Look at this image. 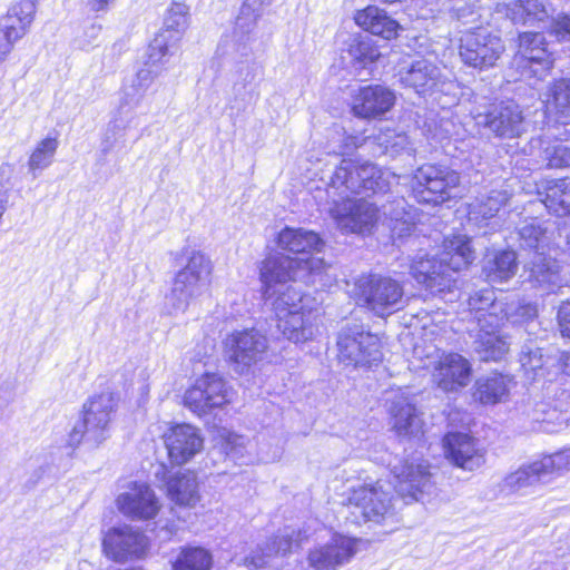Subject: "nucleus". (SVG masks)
Listing matches in <instances>:
<instances>
[{"label":"nucleus","mask_w":570,"mask_h":570,"mask_svg":"<svg viewBox=\"0 0 570 570\" xmlns=\"http://www.w3.org/2000/svg\"><path fill=\"white\" fill-rule=\"evenodd\" d=\"M560 330L563 336L570 337V322L569 323H559Z\"/></svg>","instance_id":"nucleus-63"},{"label":"nucleus","mask_w":570,"mask_h":570,"mask_svg":"<svg viewBox=\"0 0 570 570\" xmlns=\"http://www.w3.org/2000/svg\"><path fill=\"white\" fill-rule=\"evenodd\" d=\"M7 24H10V22H8V14H6L1 21H0V27L2 29H6ZM11 24L17 28L18 27V21H11Z\"/></svg>","instance_id":"nucleus-64"},{"label":"nucleus","mask_w":570,"mask_h":570,"mask_svg":"<svg viewBox=\"0 0 570 570\" xmlns=\"http://www.w3.org/2000/svg\"><path fill=\"white\" fill-rule=\"evenodd\" d=\"M36 2L33 0H20L12 4L7 14L8 22L18 21V27L14 28L11 23L8 24L21 38L29 31L36 14Z\"/></svg>","instance_id":"nucleus-45"},{"label":"nucleus","mask_w":570,"mask_h":570,"mask_svg":"<svg viewBox=\"0 0 570 570\" xmlns=\"http://www.w3.org/2000/svg\"><path fill=\"white\" fill-rule=\"evenodd\" d=\"M558 318L559 323H570V298L560 306Z\"/></svg>","instance_id":"nucleus-60"},{"label":"nucleus","mask_w":570,"mask_h":570,"mask_svg":"<svg viewBox=\"0 0 570 570\" xmlns=\"http://www.w3.org/2000/svg\"><path fill=\"white\" fill-rule=\"evenodd\" d=\"M58 146L55 137H46L36 145L28 159V168L33 177L52 164Z\"/></svg>","instance_id":"nucleus-43"},{"label":"nucleus","mask_w":570,"mask_h":570,"mask_svg":"<svg viewBox=\"0 0 570 570\" xmlns=\"http://www.w3.org/2000/svg\"><path fill=\"white\" fill-rule=\"evenodd\" d=\"M354 20L363 30L387 40L395 38L400 30L399 22L392 19L385 10L376 6H368L363 10H358L354 16Z\"/></svg>","instance_id":"nucleus-29"},{"label":"nucleus","mask_w":570,"mask_h":570,"mask_svg":"<svg viewBox=\"0 0 570 570\" xmlns=\"http://www.w3.org/2000/svg\"><path fill=\"white\" fill-rule=\"evenodd\" d=\"M465 3H472V0H454L452 10L455 12L458 19H463L468 14H473V7L470 6L468 10L464 9L463 4Z\"/></svg>","instance_id":"nucleus-58"},{"label":"nucleus","mask_w":570,"mask_h":570,"mask_svg":"<svg viewBox=\"0 0 570 570\" xmlns=\"http://www.w3.org/2000/svg\"><path fill=\"white\" fill-rule=\"evenodd\" d=\"M547 482L570 472V448L539 459Z\"/></svg>","instance_id":"nucleus-48"},{"label":"nucleus","mask_w":570,"mask_h":570,"mask_svg":"<svg viewBox=\"0 0 570 570\" xmlns=\"http://www.w3.org/2000/svg\"><path fill=\"white\" fill-rule=\"evenodd\" d=\"M510 193L507 188L491 189L487 195L476 198L470 205L469 219L479 222L494 217L502 206L510 199Z\"/></svg>","instance_id":"nucleus-39"},{"label":"nucleus","mask_w":570,"mask_h":570,"mask_svg":"<svg viewBox=\"0 0 570 570\" xmlns=\"http://www.w3.org/2000/svg\"><path fill=\"white\" fill-rule=\"evenodd\" d=\"M198 480L194 472L179 473L167 482V493L171 501L183 507H195L200 499Z\"/></svg>","instance_id":"nucleus-34"},{"label":"nucleus","mask_w":570,"mask_h":570,"mask_svg":"<svg viewBox=\"0 0 570 570\" xmlns=\"http://www.w3.org/2000/svg\"><path fill=\"white\" fill-rule=\"evenodd\" d=\"M395 102L394 94L382 86H364L352 96V111L361 118H374L387 112Z\"/></svg>","instance_id":"nucleus-25"},{"label":"nucleus","mask_w":570,"mask_h":570,"mask_svg":"<svg viewBox=\"0 0 570 570\" xmlns=\"http://www.w3.org/2000/svg\"><path fill=\"white\" fill-rule=\"evenodd\" d=\"M13 167L9 164L0 165V215H3L9 200V190L12 187L11 178Z\"/></svg>","instance_id":"nucleus-54"},{"label":"nucleus","mask_w":570,"mask_h":570,"mask_svg":"<svg viewBox=\"0 0 570 570\" xmlns=\"http://www.w3.org/2000/svg\"><path fill=\"white\" fill-rule=\"evenodd\" d=\"M439 68L432 62L420 59L401 75V81L406 87L413 88L417 94L424 95L434 90L439 81Z\"/></svg>","instance_id":"nucleus-32"},{"label":"nucleus","mask_w":570,"mask_h":570,"mask_svg":"<svg viewBox=\"0 0 570 570\" xmlns=\"http://www.w3.org/2000/svg\"><path fill=\"white\" fill-rule=\"evenodd\" d=\"M232 393L217 374H205L185 392L184 405L198 416L210 413L230 402Z\"/></svg>","instance_id":"nucleus-12"},{"label":"nucleus","mask_w":570,"mask_h":570,"mask_svg":"<svg viewBox=\"0 0 570 570\" xmlns=\"http://www.w3.org/2000/svg\"><path fill=\"white\" fill-rule=\"evenodd\" d=\"M542 203L557 216L570 214V178L548 180Z\"/></svg>","instance_id":"nucleus-38"},{"label":"nucleus","mask_w":570,"mask_h":570,"mask_svg":"<svg viewBox=\"0 0 570 570\" xmlns=\"http://www.w3.org/2000/svg\"><path fill=\"white\" fill-rule=\"evenodd\" d=\"M504 322L480 318L474 340V351L482 361H499L510 350L509 337L501 332Z\"/></svg>","instance_id":"nucleus-24"},{"label":"nucleus","mask_w":570,"mask_h":570,"mask_svg":"<svg viewBox=\"0 0 570 570\" xmlns=\"http://www.w3.org/2000/svg\"><path fill=\"white\" fill-rule=\"evenodd\" d=\"M391 472L396 480L395 490L403 498L419 501L433 489L429 464L421 459L397 460Z\"/></svg>","instance_id":"nucleus-16"},{"label":"nucleus","mask_w":570,"mask_h":570,"mask_svg":"<svg viewBox=\"0 0 570 570\" xmlns=\"http://www.w3.org/2000/svg\"><path fill=\"white\" fill-rule=\"evenodd\" d=\"M362 144V139L356 136H347L344 140V145L341 148L342 154H347L353 149L357 148Z\"/></svg>","instance_id":"nucleus-59"},{"label":"nucleus","mask_w":570,"mask_h":570,"mask_svg":"<svg viewBox=\"0 0 570 570\" xmlns=\"http://www.w3.org/2000/svg\"><path fill=\"white\" fill-rule=\"evenodd\" d=\"M119 511L132 520H149L160 510L155 491L146 483L134 482L117 498Z\"/></svg>","instance_id":"nucleus-21"},{"label":"nucleus","mask_w":570,"mask_h":570,"mask_svg":"<svg viewBox=\"0 0 570 570\" xmlns=\"http://www.w3.org/2000/svg\"><path fill=\"white\" fill-rule=\"evenodd\" d=\"M112 1L114 0H88V3L94 11H102L106 10Z\"/></svg>","instance_id":"nucleus-62"},{"label":"nucleus","mask_w":570,"mask_h":570,"mask_svg":"<svg viewBox=\"0 0 570 570\" xmlns=\"http://www.w3.org/2000/svg\"><path fill=\"white\" fill-rule=\"evenodd\" d=\"M106 554L117 562L142 558L148 548L147 538L129 525L110 529L102 541Z\"/></svg>","instance_id":"nucleus-19"},{"label":"nucleus","mask_w":570,"mask_h":570,"mask_svg":"<svg viewBox=\"0 0 570 570\" xmlns=\"http://www.w3.org/2000/svg\"><path fill=\"white\" fill-rule=\"evenodd\" d=\"M189 7L183 2H173L164 18L165 29L160 32H166V35L174 32L173 38L179 39L189 27Z\"/></svg>","instance_id":"nucleus-46"},{"label":"nucleus","mask_w":570,"mask_h":570,"mask_svg":"<svg viewBox=\"0 0 570 570\" xmlns=\"http://www.w3.org/2000/svg\"><path fill=\"white\" fill-rule=\"evenodd\" d=\"M336 344L337 357L346 366H371L380 363L383 357L379 337L357 327L343 328Z\"/></svg>","instance_id":"nucleus-9"},{"label":"nucleus","mask_w":570,"mask_h":570,"mask_svg":"<svg viewBox=\"0 0 570 570\" xmlns=\"http://www.w3.org/2000/svg\"><path fill=\"white\" fill-rule=\"evenodd\" d=\"M284 230L278 233L275 244L267 246V254L259 267L263 297L269 303L277 318L285 311V245Z\"/></svg>","instance_id":"nucleus-8"},{"label":"nucleus","mask_w":570,"mask_h":570,"mask_svg":"<svg viewBox=\"0 0 570 570\" xmlns=\"http://www.w3.org/2000/svg\"><path fill=\"white\" fill-rule=\"evenodd\" d=\"M212 273L210 258L200 250H193L185 267L176 274L173 288L166 296L168 313H185L190 303L208 288Z\"/></svg>","instance_id":"nucleus-5"},{"label":"nucleus","mask_w":570,"mask_h":570,"mask_svg":"<svg viewBox=\"0 0 570 570\" xmlns=\"http://www.w3.org/2000/svg\"><path fill=\"white\" fill-rule=\"evenodd\" d=\"M353 295L360 306L379 317L400 311L405 303L402 284L392 277L379 274L360 276L355 281Z\"/></svg>","instance_id":"nucleus-6"},{"label":"nucleus","mask_w":570,"mask_h":570,"mask_svg":"<svg viewBox=\"0 0 570 570\" xmlns=\"http://www.w3.org/2000/svg\"><path fill=\"white\" fill-rule=\"evenodd\" d=\"M440 259L450 269L452 275L465 268L474 259V252L470 246L469 238L465 235H455L452 238H445L442 257Z\"/></svg>","instance_id":"nucleus-33"},{"label":"nucleus","mask_w":570,"mask_h":570,"mask_svg":"<svg viewBox=\"0 0 570 570\" xmlns=\"http://www.w3.org/2000/svg\"><path fill=\"white\" fill-rule=\"evenodd\" d=\"M460 184L458 171L440 165L424 164L413 174L411 180L415 199L425 204H441L451 197L452 189Z\"/></svg>","instance_id":"nucleus-7"},{"label":"nucleus","mask_w":570,"mask_h":570,"mask_svg":"<svg viewBox=\"0 0 570 570\" xmlns=\"http://www.w3.org/2000/svg\"><path fill=\"white\" fill-rule=\"evenodd\" d=\"M160 75H163V72L158 71V69H155L144 62L142 66L138 68L131 82L124 86L119 102V111H122L126 108L130 110L137 108L147 90Z\"/></svg>","instance_id":"nucleus-31"},{"label":"nucleus","mask_w":570,"mask_h":570,"mask_svg":"<svg viewBox=\"0 0 570 570\" xmlns=\"http://www.w3.org/2000/svg\"><path fill=\"white\" fill-rule=\"evenodd\" d=\"M317 313L305 309L303 305L298 311L287 307V341L303 343L311 340L316 331Z\"/></svg>","instance_id":"nucleus-36"},{"label":"nucleus","mask_w":570,"mask_h":570,"mask_svg":"<svg viewBox=\"0 0 570 570\" xmlns=\"http://www.w3.org/2000/svg\"><path fill=\"white\" fill-rule=\"evenodd\" d=\"M350 518L353 523L380 522L392 510V497L380 481L354 488L347 497Z\"/></svg>","instance_id":"nucleus-10"},{"label":"nucleus","mask_w":570,"mask_h":570,"mask_svg":"<svg viewBox=\"0 0 570 570\" xmlns=\"http://www.w3.org/2000/svg\"><path fill=\"white\" fill-rule=\"evenodd\" d=\"M20 39L21 37L12 29H9L8 24L6 29L0 27V56L6 59L12 51L14 43Z\"/></svg>","instance_id":"nucleus-56"},{"label":"nucleus","mask_w":570,"mask_h":570,"mask_svg":"<svg viewBox=\"0 0 570 570\" xmlns=\"http://www.w3.org/2000/svg\"><path fill=\"white\" fill-rule=\"evenodd\" d=\"M497 10L503 12L513 23L531 26L548 21L554 12L552 6L543 0H517L498 4Z\"/></svg>","instance_id":"nucleus-28"},{"label":"nucleus","mask_w":570,"mask_h":570,"mask_svg":"<svg viewBox=\"0 0 570 570\" xmlns=\"http://www.w3.org/2000/svg\"><path fill=\"white\" fill-rule=\"evenodd\" d=\"M411 274L432 293L450 291L455 282L450 269L434 256L415 258L411 265Z\"/></svg>","instance_id":"nucleus-27"},{"label":"nucleus","mask_w":570,"mask_h":570,"mask_svg":"<svg viewBox=\"0 0 570 570\" xmlns=\"http://www.w3.org/2000/svg\"><path fill=\"white\" fill-rule=\"evenodd\" d=\"M118 399L112 392L105 391L89 397L82 406V419L88 425V440L100 444L117 410Z\"/></svg>","instance_id":"nucleus-18"},{"label":"nucleus","mask_w":570,"mask_h":570,"mask_svg":"<svg viewBox=\"0 0 570 570\" xmlns=\"http://www.w3.org/2000/svg\"><path fill=\"white\" fill-rule=\"evenodd\" d=\"M476 119L498 137L514 138L524 131V116L520 106L513 100L491 104Z\"/></svg>","instance_id":"nucleus-17"},{"label":"nucleus","mask_w":570,"mask_h":570,"mask_svg":"<svg viewBox=\"0 0 570 570\" xmlns=\"http://www.w3.org/2000/svg\"><path fill=\"white\" fill-rule=\"evenodd\" d=\"M543 159L550 168L570 166V147L556 140L543 148Z\"/></svg>","instance_id":"nucleus-51"},{"label":"nucleus","mask_w":570,"mask_h":570,"mask_svg":"<svg viewBox=\"0 0 570 570\" xmlns=\"http://www.w3.org/2000/svg\"><path fill=\"white\" fill-rule=\"evenodd\" d=\"M220 448L233 460L243 458L246 451L247 439L243 435L228 430H223L219 434Z\"/></svg>","instance_id":"nucleus-52"},{"label":"nucleus","mask_w":570,"mask_h":570,"mask_svg":"<svg viewBox=\"0 0 570 570\" xmlns=\"http://www.w3.org/2000/svg\"><path fill=\"white\" fill-rule=\"evenodd\" d=\"M519 55L531 63H539L543 70L553 66L552 53L547 48L546 38L539 32L519 35Z\"/></svg>","instance_id":"nucleus-35"},{"label":"nucleus","mask_w":570,"mask_h":570,"mask_svg":"<svg viewBox=\"0 0 570 570\" xmlns=\"http://www.w3.org/2000/svg\"><path fill=\"white\" fill-rule=\"evenodd\" d=\"M440 328L423 326L422 343H415L413 357L420 367L431 370L433 381L445 392H454L466 386L471 380L470 362L458 353H441Z\"/></svg>","instance_id":"nucleus-3"},{"label":"nucleus","mask_w":570,"mask_h":570,"mask_svg":"<svg viewBox=\"0 0 570 570\" xmlns=\"http://www.w3.org/2000/svg\"><path fill=\"white\" fill-rule=\"evenodd\" d=\"M520 363L528 380L534 381L543 375V365L546 364V360L541 348H524L520 355Z\"/></svg>","instance_id":"nucleus-50"},{"label":"nucleus","mask_w":570,"mask_h":570,"mask_svg":"<svg viewBox=\"0 0 570 570\" xmlns=\"http://www.w3.org/2000/svg\"><path fill=\"white\" fill-rule=\"evenodd\" d=\"M229 361L237 373H245L261 362L267 351V338L258 331L244 330L232 333L226 340Z\"/></svg>","instance_id":"nucleus-15"},{"label":"nucleus","mask_w":570,"mask_h":570,"mask_svg":"<svg viewBox=\"0 0 570 570\" xmlns=\"http://www.w3.org/2000/svg\"><path fill=\"white\" fill-rule=\"evenodd\" d=\"M245 563L246 566H253L255 567L256 569H261V568H264L265 564L267 563V561L265 560L264 557H255V556H252V557H247L245 559Z\"/></svg>","instance_id":"nucleus-61"},{"label":"nucleus","mask_w":570,"mask_h":570,"mask_svg":"<svg viewBox=\"0 0 570 570\" xmlns=\"http://www.w3.org/2000/svg\"><path fill=\"white\" fill-rule=\"evenodd\" d=\"M546 476L539 460L522 464L519 469L508 473L500 484V491L504 494L527 493L531 488L546 483Z\"/></svg>","instance_id":"nucleus-30"},{"label":"nucleus","mask_w":570,"mask_h":570,"mask_svg":"<svg viewBox=\"0 0 570 570\" xmlns=\"http://www.w3.org/2000/svg\"><path fill=\"white\" fill-rule=\"evenodd\" d=\"M83 438L88 439V425L82 419L81 421L77 422L72 430L69 432L68 444L72 448H76L80 444Z\"/></svg>","instance_id":"nucleus-57"},{"label":"nucleus","mask_w":570,"mask_h":570,"mask_svg":"<svg viewBox=\"0 0 570 570\" xmlns=\"http://www.w3.org/2000/svg\"><path fill=\"white\" fill-rule=\"evenodd\" d=\"M358 540L334 533L326 541L316 543L307 554L308 566L314 570H338L357 553Z\"/></svg>","instance_id":"nucleus-14"},{"label":"nucleus","mask_w":570,"mask_h":570,"mask_svg":"<svg viewBox=\"0 0 570 570\" xmlns=\"http://www.w3.org/2000/svg\"><path fill=\"white\" fill-rule=\"evenodd\" d=\"M379 144L384 147L386 153L396 155L405 149L410 145L409 137L403 132H396L395 130H386L379 137Z\"/></svg>","instance_id":"nucleus-53"},{"label":"nucleus","mask_w":570,"mask_h":570,"mask_svg":"<svg viewBox=\"0 0 570 570\" xmlns=\"http://www.w3.org/2000/svg\"><path fill=\"white\" fill-rule=\"evenodd\" d=\"M546 106L549 112L570 116V79H560L550 87Z\"/></svg>","instance_id":"nucleus-44"},{"label":"nucleus","mask_w":570,"mask_h":570,"mask_svg":"<svg viewBox=\"0 0 570 570\" xmlns=\"http://www.w3.org/2000/svg\"><path fill=\"white\" fill-rule=\"evenodd\" d=\"M524 273L527 281L533 287L540 288L546 293H552L566 283L564 277L561 275L559 263L540 252H535L531 261L525 264Z\"/></svg>","instance_id":"nucleus-26"},{"label":"nucleus","mask_w":570,"mask_h":570,"mask_svg":"<svg viewBox=\"0 0 570 570\" xmlns=\"http://www.w3.org/2000/svg\"><path fill=\"white\" fill-rule=\"evenodd\" d=\"M348 53L352 57L356 69H365L381 57V52L377 47L372 43L371 39L354 41L350 46Z\"/></svg>","instance_id":"nucleus-49"},{"label":"nucleus","mask_w":570,"mask_h":570,"mask_svg":"<svg viewBox=\"0 0 570 570\" xmlns=\"http://www.w3.org/2000/svg\"><path fill=\"white\" fill-rule=\"evenodd\" d=\"M551 35L559 41H570V16L560 14L550 24Z\"/></svg>","instance_id":"nucleus-55"},{"label":"nucleus","mask_w":570,"mask_h":570,"mask_svg":"<svg viewBox=\"0 0 570 570\" xmlns=\"http://www.w3.org/2000/svg\"><path fill=\"white\" fill-rule=\"evenodd\" d=\"M518 233L521 246L535 249V252L543 249L550 239L548 227L535 219L524 222Z\"/></svg>","instance_id":"nucleus-47"},{"label":"nucleus","mask_w":570,"mask_h":570,"mask_svg":"<svg viewBox=\"0 0 570 570\" xmlns=\"http://www.w3.org/2000/svg\"><path fill=\"white\" fill-rule=\"evenodd\" d=\"M395 176L371 163L343 159L330 176L326 193L333 198L330 215L343 234H371L380 219L377 206L350 195L385 193Z\"/></svg>","instance_id":"nucleus-1"},{"label":"nucleus","mask_w":570,"mask_h":570,"mask_svg":"<svg viewBox=\"0 0 570 570\" xmlns=\"http://www.w3.org/2000/svg\"><path fill=\"white\" fill-rule=\"evenodd\" d=\"M390 425L399 438L414 439L423 433V420L409 394L394 395L387 407Z\"/></svg>","instance_id":"nucleus-22"},{"label":"nucleus","mask_w":570,"mask_h":570,"mask_svg":"<svg viewBox=\"0 0 570 570\" xmlns=\"http://www.w3.org/2000/svg\"><path fill=\"white\" fill-rule=\"evenodd\" d=\"M164 444L173 464L181 465L195 458L204 448L198 429L190 424H177L164 434Z\"/></svg>","instance_id":"nucleus-20"},{"label":"nucleus","mask_w":570,"mask_h":570,"mask_svg":"<svg viewBox=\"0 0 570 570\" xmlns=\"http://www.w3.org/2000/svg\"><path fill=\"white\" fill-rule=\"evenodd\" d=\"M511 380L502 374L492 373L476 382L475 395L484 404H493L503 400L509 392Z\"/></svg>","instance_id":"nucleus-41"},{"label":"nucleus","mask_w":570,"mask_h":570,"mask_svg":"<svg viewBox=\"0 0 570 570\" xmlns=\"http://www.w3.org/2000/svg\"><path fill=\"white\" fill-rule=\"evenodd\" d=\"M177 41L178 38H173L171 35H166V32H159L150 42L144 62L164 72L167 70L169 58L177 48Z\"/></svg>","instance_id":"nucleus-40"},{"label":"nucleus","mask_w":570,"mask_h":570,"mask_svg":"<svg viewBox=\"0 0 570 570\" xmlns=\"http://www.w3.org/2000/svg\"><path fill=\"white\" fill-rule=\"evenodd\" d=\"M468 304L470 314L473 315V320L476 322L478 326L480 325V318L497 323L505 321L517 323L519 322V313H521L522 317H531L534 314V309L530 305L520 306L514 301L503 302L498 299L491 288H483L475 292L470 296Z\"/></svg>","instance_id":"nucleus-13"},{"label":"nucleus","mask_w":570,"mask_h":570,"mask_svg":"<svg viewBox=\"0 0 570 570\" xmlns=\"http://www.w3.org/2000/svg\"><path fill=\"white\" fill-rule=\"evenodd\" d=\"M213 554L203 547L181 549L173 562V570H212Z\"/></svg>","instance_id":"nucleus-42"},{"label":"nucleus","mask_w":570,"mask_h":570,"mask_svg":"<svg viewBox=\"0 0 570 570\" xmlns=\"http://www.w3.org/2000/svg\"><path fill=\"white\" fill-rule=\"evenodd\" d=\"M504 51L501 39L485 29L465 31L460 38L459 56L461 61L475 69L493 67Z\"/></svg>","instance_id":"nucleus-11"},{"label":"nucleus","mask_w":570,"mask_h":570,"mask_svg":"<svg viewBox=\"0 0 570 570\" xmlns=\"http://www.w3.org/2000/svg\"><path fill=\"white\" fill-rule=\"evenodd\" d=\"M277 0H245L236 17L234 27L224 33L217 47V53L232 65L235 77L240 82H250L257 76L259 67L252 59V41L258 19L269 12Z\"/></svg>","instance_id":"nucleus-2"},{"label":"nucleus","mask_w":570,"mask_h":570,"mask_svg":"<svg viewBox=\"0 0 570 570\" xmlns=\"http://www.w3.org/2000/svg\"><path fill=\"white\" fill-rule=\"evenodd\" d=\"M324 242L311 230L287 227V281L311 283L328 267L320 255Z\"/></svg>","instance_id":"nucleus-4"},{"label":"nucleus","mask_w":570,"mask_h":570,"mask_svg":"<svg viewBox=\"0 0 570 570\" xmlns=\"http://www.w3.org/2000/svg\"><path fill=\"white\" fill-rule=\"evenodd\" d=\"M445 458L455 466L474 471L485 462L484 450L472 436L465 433H448L443 439Z\"/></svg>","instance_id":"nucleus-23"},{"label":"nucleus","mask_w":570,"mask_h":570,"mask_svg":"<svg viewBox=\"0 0 570 570\" xmlns=\"http://www.w3.org/2000/svg\"><path fill=\"white\" fill-rule=\"evenodd\" d=\"M517 255L513 250H501L488 256L483 265L485 279L491 283H502L514 276L517 272Z\"/></svg>","instance_id":"nucleus-37"}]
</instances>
